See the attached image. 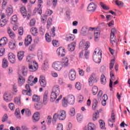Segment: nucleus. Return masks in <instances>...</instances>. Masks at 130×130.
<instances>
[{"instance_id": "nucleus-8", "label": "nucleus", "mask_w": 130, "mask_h": 130, "mask_svg": "<svg viewBox=\"0 0 130 130\" xmlns=\"http://www.w3.org/2000/svg\"><path fill=\"white\" fill-rule=\"evenodd\" d=\"M3 98L4 100L6 102H11V101L13 100V96H12V94H8L7 92L4 93Z\"/></svg>"}, {"instance_id": "nucleus-9", "label": "nucleus", "mask_w": 130, "mask_h": 130, "mask_svg": "<svg viewBox=\"0 0 130 130\" xmlns=\"http://www.w3.org/2000/svg\"><path fill=\"white\" fill-rule=\"evenodd\" d=\"M41 4H42V1L38 0V7L35 10V12H37V13H39V15H42V8L41 7L42 6Z\"/></svg>"}, {"instance_id": "nucleus-23", "label": "nucleus", "mask_w": 130, "mask_h": 130, "mask_svg": "<svg viewBox=\"0 0 130 130\" xmlns=\"http://www.w3.org/2000/svg\"><path fill=\"white\" fill-rule=\"evenodd\" d=\"M21 73L22 76H23L24 77H26V76L28 75V69L26 68V67H25L24 66H23L21 68Z\"/></svg>"}, {"instance_id": "nucleus-18", "label": "nucleus", "mask_w": 130, "mask_h": 130, "mask_svg": "<svg viewBox=\"0 0 130 130\" xmlns=\"http://www.w3.org/2000/svg\"><path fill=\"white\" fill-rule=\"evenodd\" d=\"M40 83L42 87L45 88L46 87V80H45V77L43 76H41L40 77Z\"/></svg>"}, {"instance_id": "nucleus-7", "label": "nucleus", "mask_w": 130, "mask_h": 130, "mask_svg": "<svg viewBox=\"0 0 130 130\" xmlns=\"http://www.w3.org/2000/svg\"><path fill=\"white\" fill-rule=\"evenodd\" d=\"M38 69V65L37 62L28 63V70L29 72H36Z\"/></svg>"}, {"instance_id": "nucleus-19", "label": "nucleus", "mask_w": 130, "mask_h": 130, "mask_svg": "<svg viewBox=\"0 0 130 130\" xmlns=\"http://www.w3.org/2000/svg\"><path fill=\"white\" fill-rule=\"evenodd\" d=\"M32 42V37L30 35H28L27 37L25 39L24 44L25 46H28L29 44H31Z\"/></svg>"}, {"instance_id": "nucleus-24", "label": "nucleus", "mask_w": 130, "mask_h": 130, "mask_svg": "<svg viewBox=\"0 0 130 130\" xmlns=\"http://www.w3.org/2000/svg\"><path fill=\"white\" fill-rule=\"evenodd\" d=\"M75 39V37L74 36V35H72V34H68L66 35V40L67 41H74V40Z\"/></svg>"}, {"instance_id": "nucleus-27", "label": "nucleus", "mask_w": 130, "mask_h": 130, "mask_svg": "<svg viewBox=\"0 0 130 130\" xmlns=\"http://www.w3.org/2000/svg\"><path fill=\"white\" fill-rule=\"evenodd\" d=\"M110 44L111 46H114L115 45H117L116 37H111Z\"/></svg>"}, {"instance_id": "nucleus-40", "label": "nucleus", "mask_w": 130, "mask_h": 130, "mask_svg": "<svg viewBox=\"0 0 130 130\" xmlns=\"http://www.w3.org/2000/svg\"><path fill=\"white\" fill-rule=\"evenodd\" d=\"M14 102L17 105L20 106L21 105V98L20 97H16L14 99Z\"/></svg>"}, {"instance_id": "nucleus-57", "label": "nucleus", "mask_w": 130, "mask_h": 130, "mask_svg": "<svg viewBox=\"0 0 130 130\" xmlns=\"http://www.w3.org/2000/svg\"><path fill=\"white\" fill-rule=\"evenodd\" d=\"M30 83H28V84H26L25 85V88L26 90H27L28 92H30V93H32V90H31V87H30Z\"/></svg>"}, {"instance_id": "nucleus-62", "label": "nucleus", "mask_w": 130, "mask_h": 130, "mask_svg": "<svg viewBox=\"0 0 130 130\" xmlns=\"http://www.w3.org/2000/svg\"><path fill=\"white\" fill-rule=\"evenodd\" d=\"M57 130H63V126L62 124L59 123L57 125Z\"/></svg>"}, {"instance_id": "nucleus-14", "label": "nucleus", "mask_w": 130, "mask_h": 130, "mask_svg": "<svg viewBox=\"0 0 130 130\" xmlns=\"http://www.w3.org/2000/svg\"><path fill=\"white\" fill-rule=\"evenodd\" d=\"M67 101L70 105H73L75 103V96L73 95L70 94L67 96Z\"/></svg>"}, {"instance_id": "nucleus-25", "label": "nucleus", "mask_w": 130, "mask_h": 130, "mask_svg": "<svg viewBox=\"0 0 130 130\" xmlns=\"http://www.w3.org/2000/svg\"><path fill=\"white\" fill-rule=\"evenodd\" d=\"M7 42H8V39L7 38H3L0 40V46L3 47V46H5L7 44Z\"/></svg>"}, {"instance_id": "nucleus-38", "label": "nucleus", "mask_w": 130, "mask_h": 130, "mask_svg": "<svg viewBox=\"0 0 130 130\" xmlns=\"http://www.w3.org/2000/svg\"><path fill=\"white\" fill-rule=\"evenodd\" d=\"M100 123V126L102 129H105V122L102 120H100L99 121Z\"/></svg>"}, {"instance_id": "nucleus-36", "label": "nucleus", "mask_w": 130, "mask_h": 130, "mask_svg": "<svg viewBox=\"0 0 130 130\" xmlns=\"http://www.w3.org/2000/svg\"><path fill=\"white\" fill-rule=\"evenodd\" d=\"M51 25H52V18H49L47 22V29H49Z\"/></svg>"}, {"instance_id": "nucleus-32", "label": "nucleus", "mask_w": 130, "mask_h": 130, "mask_svg": "<svg viewBox=\"0 0 130 130\" xmlns=\"http://www.w3.org/2000/svg\"><path fill=\"white\" fill-rule=\"evenodd\" d=\"M7 23H8V19H1L0 20L1 27H4V26H6V25H7Z\"/></svg>"}, {"instance_id": "nucleus-13", "label": "nucleus", "mask_w": 130, "mask_h": 130, "mask_svg": "<svg viewBox=\"0 0 130 130\" xmlns=\"http://www.w3.org/2000/svg\"><path fill=\"white\" fill-rule=\"evenodd\" d=\"M8 59L11 63H15L16 56L13 53H9L8 54Z\"/></svg>"}, {"instance_id": "nucleus-47", "label": "nucleus", "mask_w": 130, "mask_h": 130, "mask_svg": "<svg viewBox=\"0 0 130 130\" xmlns=\"http://www.w3.org/2000/svg\"><path fill=\"white\" fill-rule=\"evenodd\" d=\"M95 128V125L93 123H89L88 125V130H94Z\"/></svg>"}, {"instance_id": "nucleus-17", "label": "nucleus", "mask_w": 130, "mask_h": 130, "mask_svg": "<svg viewBox=\"0 0 130 130\" xmlns=\"http://www.w3.org/2000/svg\"><path fill=\"white\" fill-rule=\"evenodd\" d=\"M40 113L38 112H37L34 114L32 116V120L34 122H37L40 118Z\"/></svg>"}, {"instance_id": "nucleus-45", "label": "nucleus", "mask_w": 130, "mask_h": 130, "mask_svg": "<svg viewBox=\"0 0 130 130\" xmlns=\"http://www.w3.org/2000/svg\"><path fill=\"white\" fill-rule=\"evenodd\" d=\"M99 118V112H96L93 115L92 119L93 121H96Z\"/></svg>"}, {"instance_id": "nucleus-4", "label": "nucleus", "mask_w": 130, "mask_h": 130, "mask_svg": "<svg viewBox=\"0 0 130 130\" xmlns=\"http://www.w3.org/2000/svg\"><path fill=\"white\" fill-rule=\"evenodd\" d=\"M90 43L89 42H86L85 43V40H83L79 43V47L81 49H84V50H87L88 47H90Z\"/></svg>"}, {"instance_id": "nucleus-16", "label": "nucleus", "mask_w": 130, "mask_h": 130, "mask_svg": "<svg viewBox=\"0 0 130 130\" xmlns=\"http://www.w3.org/2000/svg\"><path fill=\"white\" fill-rule=\"evenodd\" d=\"M57 54L59 56H64L66 55L64 48L62 47H59L56 50Z\"/></svg>"}, {"instance_id": "nucleus-63", "label": "nucleus", "mask_w": 130, "mask_h": 130, "mask_svg": "<svg viewBox=\"0 0 130 130\" xmlns=\"http://www.w3.org/2000/svg\"><path fill=\"white\" fill-rule=\"evenodd\" d=\"M46 15H42L41 17V20L42 23H45L46 22Z\"/></svg>"}, {"instance_id": "nucleus-58", "label": "nucleus", "mask_w": 130, "mask_h": 130, "mask_svg": "<svg viewBox=\"0 0 130 130\" xmlns=\"http://www.w3.org/2000/svg\"><path fill=\"white\" fill-rule=\"evenodd\" d=\"M8 118H9L8 115L7 114H5L2 118V122H5V121H7V120H8Z\"/></svg>"}, {"instance_id": "nucleus-30", "label": "nucleus", "mask_w": 130, "mask_h": 130, "mask_svg": "<svg viewBox=\"0 0 130 130\" xmlns=\"http://www.w3.org/2000/svg\"><path fill=\"white\" fill-rule=\"evenodd\" d=\"M58 118V115H57V113H55L53 116V118L52 120V123L53 125L56 123V121H57Z\"/></svg>"}, {"instance_id": "nucleus-64", "label": "nucleus", "mask_w": 130, "mask_h": 130, "mask_svg": "<svg viewBox=\"0 0 130 130\" xmlns=\"http://www.w3.org/2000/svg\"><path fill=\"white\" fill-rule=\"evenodd\" d=\"M38 57L39 59H42V52H41V51H38Z\"/></svg>"}, {"instance_id": "nucleus-22", "label": "nucleus", "mask_w": 130, "mask_h": 130, "mask_svg": "<svg viewBox=\"0 0 130 130\" xmlns=\"http://www.w3.org/2000/svg\"><path fill=\"white\" fill-rule=\"evenodd\" d=\"M48 96H49L48 94V91H46L44 93L43 97V103L45 105H46L47 104V102H48Z\"/></svg>"}, {"instance_id": "nucleus-2", "label": "nucleus", "mask_w": 130, "mask_h": 130, "mask_svg": "<svg viewBox=\"0 0 130 130\" xmlns=\"http://www.w3.org/2000/svg\"><path fill=\"white\" fill-rule=\"evenodd\" d=\"M102 58V52L99 49H95L93 54V59L96 63H100Z\"/></svg>"}, {"instance_id": "nucleus-28", "label": "nucleus", "mask_w": 130, "mask_h": 130, "mask_svg": "<svg viewBox=\"0 0 130 130\" xmlns=\"http://www.w3.org/2000/svg\"><path fill=\"white\" fill-rule=\"evenodd\" d=\"M33 57H32L31 54L28 55L26 57V61L28 62V63H34V61H33Z\"/></svg>"}, {"instance_id": "nucleus-61", "label": "nucleus", "mask_w": 130, "mask_h": 130, "mask_svg": "<svg viewBox=\"0 0 130 130\" xmlns=\"http://www.w3.org/2000/svg\"><path fill=\"white\" fill-rule=\"evenodd\" d=\"M52 120V118L51 116H48L47 119V123L48 124H50L51 123V121Z\"/></svg>"}, {"instance_id": "nucleus-43", "label": "nucleus", "mask_w": 130, "mask_h": 130, "mask_svg": "<svg viewBox=\"0 0 130 130\" xmlns=\"http://www.w3.org/2000/svg\"><path fill=\"white\" fill-rule=\"evenodd\" d=\"M40 100V98H39L38 95L36 94H34L32 96V101H34V102H39Z\"/></svg>"}, {"instance_id": "nucleus-59", "label": "nucleus", "mask_w": 130, "mask_h": 130, "mask_svg": "<svg viewBox=\"0 0 130 130\" xmlns=\"http://www.w3.org/2000/svg\"><path fill=\"white\" fill-rule=\"evenodd\" d=\"M35 47H36L35 44H32L29 46L28 50H29V51H33V50L35 49Z\"/></svg>"}, {"instance_id": "nucleus-20", "label": "nucleus", "mask_w": 130, "mask_h": 130, "mask_svg": "<svg viewBox=\"0 0 130 130\" xmlns=\"http://www.w3.org/2000/svg\"><path fill=\"white\" fill-rule=\"evenodd\" d=\"M18 85L21 87L25 84V78L22 76H19L18 80Z\"/></svg>"}, {"instance_id": "nucleus-31", "label": "nucleus", "mask_w": 130, "mask_h": 130, "mask_svg": "<svg viewBox=\"0 0 130 130\" xmlns=\"http://www.w3.org/2000/svg\"><path fill=\"white\" fill-rule=\"evenodd\" d=\"M2 66L4 69H6V68H8V67H9V62H8L7 59L4 58L3 59Z\"/></svg>"}, {"instance_id": "nucleus-5", "label": "nucleus", "mask_w": 130, "mask_h": 130, "mask_svg": "<svg viewBox=\"0 0 130 130\" xmlns=\"http://www.w3.org/2000/svg\"><path fill=\"white\" fill-rule=\"evenodd\" d=\"M52 68L56 71H61L62 69V66L61 65V62L55 61L52 63Z\"/></svg>"}, {"instance_id": "nucleus-49", "label": "nucleus", "mask_w": 130, "mask_h": 130, "mask_svg": "<svg viewBox=\"0 0 130 130\" xmlns=\"http://www.w3.org/2000/svg\"><path fill=\"white\" fill-rule=\"evenodd\" d=\"M6 14L8 16H11L13 14V9L9 8L6 10Z\"/></svg>"}, {"instance_id": "nucleus-35", "label": "nucleus", "mask_w": 130, "mask_h": 130, "mask_svg": "<svg viewBox=\"0 0 130 130\" xmlns=\"http://www.w3.org/2000/svg\"><path fill=\"white\" fill-rule=\"evenodd\" d=\"M9 46L10 49H15L16 48V43L14 41H11L9 43Z\"/></svg>"}, {"instance_id": "nucleus-1", "label": "nucleus", "mask_w": 130, "mask_h": 130, "mask_svg": "<svg viewBox=\"0 0 130 130\" xmlns=\"http://www.w3.org/2000/svg\"><path fill=\"white\" fill-rule=\"evenodd\" d=\"M60 93V89H59V86L58 85L54 86L51 93L50 101L53 102L56 99L57 96L59 95Z\"/></svg>"}, {"instance_id": "nucleus-42", "label": "nucleus", "mask_w": 130, "mask_h": 130, "mask_svg": "<svg viewBox=\"0 0 130 130\" xmlns=\"http://www.w3.org/2000/svg\"><path fill=\"white\" fill-rule=\"evenodd\" d=\"M101 82L103 85H105L106 84V77L104 75H102L101 77Z\"/></svg>"}, {"instance_id": "nucleus-12", "label": "nucleus", "mask_w": 130, "mask_h": 130, "mask_svg": "<svg viewBox=\"0 0 130 130\" xmlns=\"http://www.w3.org/2000/svg\"><path fill=\"white\" fill-rule=\"evenodd\" d=\"M20 13L23 18H26V17H27V20H29V18H30V14H28L27 15V12L26 11V8H25V7H22L20 8Z\"/></svg>"}, {"instance_id": "nucleus-6", "label": "nucleus", "mask_w": 130, "mask_h": 130, "mask_svg": "<svg viewBox=\"0 0 130 130\" xmlns=\"http://www.w3.org/2000/svg\"><path fill=\"white\" fill-rule=\"evenodd\" d=\"M56 113L58 115V119L59 120H64V119H66V117H67L66 111L61 110L58 111Z\"/></svg>"}, {"instance_id": "nucleus-34", "label": "nucleus", "mask_w": 130, "mask_h": 130, "mask_svg": "<svg viewBox=\"0 0 130 130\" xmlns=\"http://www.w3.org/2000/svg\"><path fill=\"white\" fill-rule=\"evenodd\" d=\"M17 57L19 60H22V59H23V58L24 57V52L20 51L18 52L17 54Z\"/></svg>"}, {"instance_id": "nucleus-41", "label": "nucleus", "mask_w": 130, "mask_h": 130, "mask_svg": "<svg viewBox=\"0 0 130 130\" xmlns=\"http://www.w3.org/2000/svg\"><path fill=\"white\" fill-rule=\"evenodd\" d=\"M30 32L34 36H36L37 35V28L36 27H32L30 29Z\"/></svg>"}, {"instance_id": "nucleus-53", "label": "nucleus", "mask_w": 130, "mask_h": 130, "mask_svg": "<svg viewBox=\"0 0 130 130\" xmlns=\"http://www.w3.org/2000/svg\"><path fill=\"white\" fill-rule=\"evenodd\" d=\"M116 29L114 28H112L111 29V37H115L114 35L116 34Z\"/></svg>"}, {"instance_id": "nucleus-10", "label": "nucleus", "mask_w": 130, "mask_h": 130, "mask_svg": "<svg viewBox=\"0 0 130 130\" xmlns=\"http://www.w3.org/2000/svg\"><path fill=\"white\" fill-rule=\"evenodd\" d=\"M96 9H97V6L94 3H91L88 6L87 11L88 12H95Z\"/></svg>"}, {"instance_id": "nucleus-60", "label": "nucleus", "mask_w": 130, "mask_h": 130, "mask_svg": "<svg viewBox=\"0 0 130 130\" xmlns=\"http://www.w3.org/2000/svg\"><path fill=\"white\" fill-rule=\"evenodd\" d=\"M35 23H36V21L35 19H32L30 21L29 25L32 27L35 25Z\"/></svg>"}, {"instance_id": "nucleus-46", "label": "nucleus", "mask_w": 130, "mask_h": 130, "mask_svg": "<svg viewBox=\"0 0 130 130\" xmlns=\"http://www.w3.org/2000/svg\"><path fill=\"white\" fill-rule=\"evenodd\" d=\"M92 93L93 95H96L98 93V87L96 86H94L92 89Z\"/></svg>"}, {"instance_id": "nucleus-37", "label": "nucleus", "mask_w": 130, "mask_h": 130, "mask_svg": "<svg viewBox=\"0 0 130 130\" xmlns=\"http://www.w3.org/2000/svg\"><path fill=\"white\" fill-rule=\"evenodd\" d=\"M8 33L10 38H11V39H14V38H15L16 36L12 30H11V29H8Z\"/></svg>"}, {"instance_id": "nucleus-51", "label": "nucleus", "mask_w": 130, "mask_h": 130, "mask_svg": "<svg viewBox=\"0 0 130 130\" xmlns=\"http://www.w3.org/2000/svg\"><path fill=\"white\" fill-rule=\"evenodd\" d=\"M50 35L52 37H54V36H55V27H53V28L50 31Z\"/></svg>"}, {"instance_id": "nucleus-44", "label": "nucleus", "mask_w": 130, "mask_h": 130, "mask_svg": "<svg viewBox=\"0 0 130 130\" xmlns=\"http://www.w3.org/2000/svg\"><path fill=\"white\" fill-rule=\"evenodd\" d=\"M20 114L21 112L20 111V109H19V108L16 109L15 112V115L16 117L17 118H20V117H21Z\"/></svg>"}, {"instance_id": "nucleus-52", "label": "nucleus", "mask_w": 130, "mask_h": 130, "mask_svg": "<svg viewBox=\"0 0 130 130\" xmlns=\"http://www.w3.org/2000/svg\"><path fill=\"white\" fill-rule=\"evenodd\" d=\"M77 119L78 122H81V121L83 120V116H82V115L80 114H77Z\"/></svg>"}, {"instance_id": "nucleus-3", "label": "nucleus", "mask_w": 130, "mask_h": 130, "mask_svg": "<svg viewBox=\"0 0 130 130\" xmlns=\"http://www.w3.org/2000/svg\"><path fill=\"white\" fill-rule=\"evenodd\" d=\"M99 81V76L96 74V73H92L89 79H88V84L89 86H93L94 83H97Z\"/></svg>"}, {"instance_id": "nucleus-55", "label": "nucleus", "mask_w": 130, "mask_h": 130, "mask_svg": "<svg viewBox=\"0 0 130 130\" xmlns=\"http://www.w3.org/2000/svg\"><path fill=\"white\" fill-rule=\"evenodd\" d=\"M45 38L47 42H51V37L48 34H46Z\"/></svg>"}, {"instance_id": "nucleus-48", "label": "nucleus", "mask_w": 130, "mask_h": 130, "mask_svg": "<svg viewBox=\"0 0 130 130\" xmlns=\"http://www.w3.org/2000/svg\"><path fill=\"white\" fill-rule=\"evenodd\" d=\"M70 115L71 116H74L75 114H76V110L74 108H71L69 112Z\"/></svg>"}, {"instance_id": "nucleus-21", "label": "nucleus", "mask_w": 130, "mask_h": 130, "mask_svg": "<svg viewBox=\"0 0 130 130\" xmlns=\"http://www.w3.org/2000/svg\"><path fill=\"white\" fill-rule=\"evenodd\" d=\"M62 68H67L69 66V59L67 57H64L62 59V62H61Z\"/></svg>"}, {"instance_id": "nucleus-56", "label": "nucleus", "mask_w": 130, "mask_h": 130, "mask_svg": "<svg viewBox=\"0 0 130 130\" xmlns=\"http://www.w3.org/2000/svg\"><path fill=\"white\" fill-rule=\"evenodd\" d=\"M115 78L114 76L111 77V79L110 80V84L109 87L110 88H112V85H113V82L112 81H114Z\"/></svg>"}, {"instance_id": "nucleus-33", "label": "nucleus", "mask_w": 130, "mask_h": 130, "mask_svg": "<svg viewBox=\"0 0 130 130\" xmlns=\"http://www.w3.org/2000/svg\"><path fill=\"white\" fill-rule=\"evenodd\" d=\"M69 102L67 100H66V98H63L62 101V105L63 107H68V105H69Z\"/></svg>"}, {"instance_id": "nucleus-50", "label": "nucleus", "mask_w": 130, "mask_h": 130, "mask_svg": "<svg viewBox=\"0 0 130 130\" xmlns=\"http://www.w3.org/2000/svg\"><path fill=\"white\" fill-rule=\"evenodd\" d=\"M23 95H27V96H31L32 93L30 92V91H28L27 90H26L25 89H23L22 92Z\"/></svg>"}, {"instance_id": "nucleus-26", "label": "nucleus", "mask_w": 130, "mask_h": 130, "mask_svg": "<svg viewBox=\"0 0 130 130\" xmlns=\"http://www.w3.org/2000/svg\"><path fill=\"white\" fill-rule=\"evenodd\" d=\"M75 47H76V43L72 42L68 45V50L69 51H74Z\"/></svg>"}, {"instance_id": "nucleus-11", "label": "nucleus", "mask_w": 130, "mask_h": 130, "mask_svg": "<svg viewBox=\"0 0 130 130\" xmlns=\"http://www.w3.org/2000/svg\"><path fill=\"white\" fill-rule=\"evenodd\" d=\"M69 77L71 81H74L76 79V71L74 69H71L69 72Z\"/></svg>"}, {"instance_id": "nucleus-15", "label": "nucleus", "mask_w": 130, "mask_h": 130, "mask_svg": "<svg viewBox=\"0 0 130 130\" xmlns=\"http://www.w3.org/2000/svg\"><path fill=\"white\" fill-rule=\"evenodd\" d=\"M115 122V115H114V113H112L111 118L108 119V124L112 127L113 126V122Z\"/></svg>"}, {"instance_id": "nucleus-54", "label": "nucleus", "mask_w": 130, "mask_h": 130, "mask_svg": "<svg viewBox=\"0 0 130 130\" xmlns=\"http://www.w3.org/2000/svg\"><path fill=\"white\" fill-rule=\"evenodd\" d=\"M75 88L77 90H81L82 89V85L80 82H77L75 84Z\"/></svg>"}, {"instance_id": "nucleus-29", "label": "nucleus", "mask_w": 130, "mask_h": 130, "mask_svg": "<svg viewBox=\"0 0 130 130\" xmlns=\"http://www.w3.org/2000/svg\"><path fill=\"white\" fill-rule=\"evenodd\" d=\"M35 108L37 110H40L42 108V103L41 102H37L35 104Z\"/></svg>"}, {"instance_id": "nucleus-39", "label": "nucleus", "mask_w": 130, "mask_h": 130, "mask_svg": "<svg viewBox=\"0 0 130 130\" xmlns=\"http://www.w3.org/2000/svg\"><path fill=\"white\" fill-rule=\"evenodd\" d=\"M94 41H95V42H97V41L99 40V37H100V32H95L94 34Z\"/></svg>"}]
</instances>
